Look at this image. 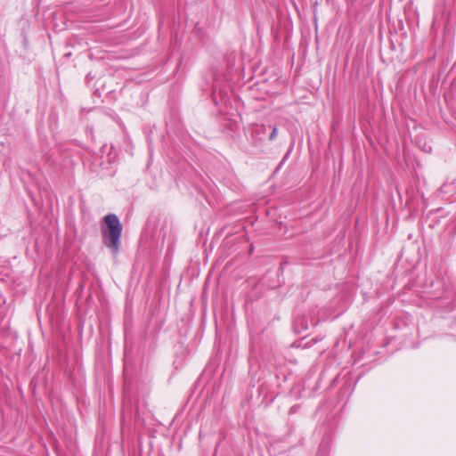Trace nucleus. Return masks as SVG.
Listing matches in <instances>:
<instances>
[{
	"instance_id": "obj_1",
	"label": "nucleus",
	"mask_w": 456,
	"mask_h": 456,
	"mask_svg": "<svg viewBox=\"0 0 456 456\" xmlns=\"http://www.w3.org/2000/svg\"><path fill=\"white\" fill-rule=\"evenodd\" d=\"M105 225L102 226L103 244L116 256L119 252L123 227L115 214H108L103 218Z\"/></svg>"
},
{
	"instance_id": "obj_2",
	"label": "nucleus",
	"mask_w": 456,
	"mask_h": 456,
	"mask_svg": "<svg viewBox=\"0 0 456 456\" xmlns=\"http://www.w3.org/2000/svg\"><path fill=\"white\" fill-rule=\"evenodd\" d=\"M318 320L311 319L310 321L305 320V317H298L294 321V329L297 333L307 330L310 327L317 325Z\"/></svg>"
},
{
	"instance_id": "obj_3",
	"label": "nucleus",
	"mask_w": 456,
	"mask_h": 456,
	"mask_svg": "<svg viewBox=\"0 0 456 456\" xmlns=\"http://www.w3.org/2000/svg\"><path fill=\"white\" fill-rule=\"evenodd\" d=\"M271 127H272V131L269 134V140L273 141L277 136V127L276 126H271Z\"/></svg>"
},
{
	"instance_id": "obj_4",
	"label": "nucleus",
	"mask_w": 456,
	"mask_h": 456,
	"mask_svg": "<svg viewBox=\"0 0 456 456\" xmlns=\"http://www.w3.org/2000/svg\"><path fill=\"white\" fill-rule=\"evenodd\" d=\"M298 409V405H293L290 409H289V414H293L295 413Z\"/></svg>"
},
{
	"instance_id": "obj_5",
	"label": "nucleus",
	"mask_w": 456,
	"mask_h": 456,
	"mask_svg": "<svg viewBox=\"0 0 456 456\" xmlns=\"http://www.w3.org/2000/svg\"><path fill=\"white\" fill-rule=\"evenodd\" d=\"M265 129V126H259L256 127V132L260 133V132H263Z\"/></svg>"
},
{
	"instance_id": "obj_6",
	"label": "nucleus",
	"mask_w": 456,
	"mask_h": 456,
	"mask_svg": "<svg viewBox=\"0 0 456 456\" xmlns=\"http://www.w3.org/2000/svg\"><path fill=\"white\" fill-rule=\"evenodd\" d=\"M323 447H324V444L322 443V444L320 445V450H322Z\"/></svg>"
},
{
	"instance_id": "obj_7",
	"label": "nucleus",
	"mask_w": 456,
	"mask_h": 456,
	"mask_svg": "<svg viewBox=\"0 0 456 456\" xmlns=\"http://www.w3.org/2000/svg\"><path fill=\"white\" fill-rule=\"evenodd\" d=\"M453 328L456 330V320L453 322Z\"/></svg>"
}]
</instances>
